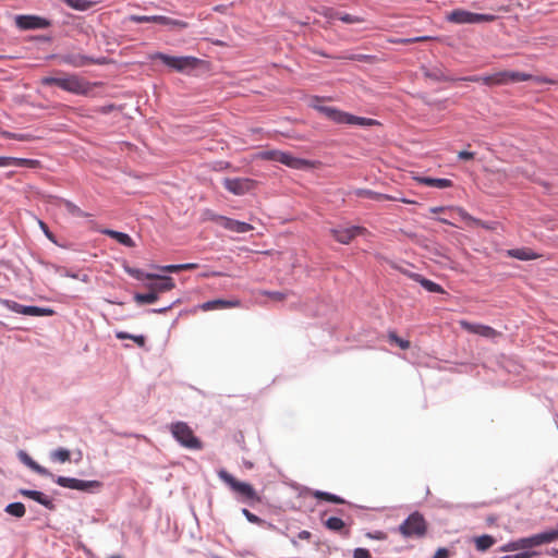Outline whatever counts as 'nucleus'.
Listing matches in <instances>:
<instances>
[{"mask_svg":"<svg viewBox=\"0 0 558 558\" xmlns=\"http://www.w3.org/2000/svg\"><path fill=\"white\" fill-rule=\"evenodd\" d=\"M495 538L489 534H482L474 537L475 548L478 551H485L495 544Z\"/></svg>","mask_w":558,"mask_h":558,"instance_id":"36","label":"nucleus"},{"mask_svg":"<svg viewBox=\"0 0 558 558\" xmlns=\"http://www.w3.org/2000/svg\"><path fill=\"white\" fill-rule=\"evenodd\" d=\"M151 268L161 270L168 274L179 272L181 270H193L198 268L197 263H183V264H168V265H151Z\"/></svg>","mask_w":558,"mask_h":558,"instance_id":"25","label":"nucleus"},{"mask_svg":"<svg viewBox=\"0 0 558 558\" xmlns=\"http://www.w3.org/2000/svg\"><path fill=\"white\" fill-rule=\"evenodd\" d=\"M504 85L509 83L525 82L532 78V74L520 71H501Z\"/></svg>","mask_w":558,"mask_h":558,"instance_id":"29","label":"nucleus"},{"mask_svg":"<svg viewBox=\"0 0 558 558\" xmlns=\"http://www.w3.org/2000/svg\"><path fill=\"white\" fill-rule=\"evenodd\" d=\"M172 437L184 448L198 450L202 449L203 444L196 437L187 423L178 421L170 425Z\"/></svg>","mask_w":558,"mask_h":558,"instance_id":"6","label":"nucleus"},{"mask_svg":"<svg viewBox=\"0 0 558 558\" xmlns=\"http://www.w3.org/2000/svg\"><path fill=\"white\" fill-rule=\"evenodd\" d=\"M179 302H180V299H177L166 306L157 307V308H149V310H147V312L150 314H165L169 310H171L175 304H178Z\"/></svg>","mask_w":558,"mask_h":558,"instance_id":"53","label":"nucleus"},{"mask_svg":"<svg viewBox=\"0 0 558 558\" xmlns=\"http://www.w3.org/2000/svg\"><path fill=\"white\" fill-rule=\"evenodd\" d=\"M149 59L160 60L169 69L185 74H190L205 62L204 60L193 56H171L161 51L150 53Z\"/></svg>","mask_w":558,"mask_h":558,"instance_id":"3","label":"nucleus"},{"mask_svg":"<svg viewBox=\"0 0 558 558\" xmlns=\"http://www.w3.org/2000/svg\"><path fill=\"white\" fill-rule=\"evenodd\" d=\"M102 234L116 240L119 244L125 246V247H134L135 242L132 239V236L122 231L113 230V229H104L101 231Z\"/></svg>","mask_w":558,"mask_h":558,"instance_id":"24","label":"nucleus"},{"mask_svg":"<svg viewBox=\"0 0 558 558\" xmlns=\"http://www.w3.org/2000/svg\"><path fill=\"white\" fill-rule=\"evenodd\" d=\"M39 227L43 231V233L45 234V236L51 242V243H57V236L53 234V232H51V230L49 229V227L41 220H39Z\"/></svg>","mask_w":558,"mask_h":558,"instance_id":"52","label":"nucleus"},{"mask_svg":"<svg viewBox=\"0 0 558 558\" xmlns=\"http://www.w3.org/2000/svg\"><path fill=\"white\" fill-rule=\"evenodd\" d=\"M223 187L232 195L244 196L255 191L257 181L251 178H223Z\"/></svg>","mask_w":558,"mask_h":558,"instance_id":"10","label":"nucleus"},{"mask_svg":"<svg viewBox=\"0 0 558 558\" xmlns=\"http://www.w3.org/2000/svg\"><path fill=\"white\" fill-rule=\"evenodd\" d=\"M324 501H327V502H330V504H333V505H344V504H348L347 500L343 497H341V496H339L337 494L330 493V492H327Z\"/></svg>","mask_w":558,"mask_h":558,"instance_id":"49","label":"nucleus"},{"mask_svg":"<svg viewBox=\"0 0 558 558\" xmlns=\"http://www.w3.org/2000/svg\"><path fill=\"white\" fill-rule=\"evenodd\" d=\"M538 553L536 550H521L513 555H505L499 558H532L536 556Z\"/></svg>","mask_w":558,"mask_h":558,"instance_id":"51","label":"nucleus"},{"mask_svg":"<svg viewBox=\"0 0 558 558\" xmlns=\"http://www.w3.org/2000/svg\"><path fill=\"white\" fill-rule=\"evenodd\" d=\"M481 80H482V76H480V75H470V76L456 77V82L461 81V82L477 83V82H481Z\"/></svg>","mask_w":558,"mask_h":558,"instance_id":"62","label":"nucleus"},{"mask_svg":"<svg viewBox=\"0 0 558 558\" xmlns=\"http://www.w3.org/2000/svg\"><path fill=\"white\" fill-rule=\"evenodd\" d=\"M397 530L405 538H422L427 533V522L420 511H413L402 521Z\"/></svg>","mask_w":558,"mask_h":558,"instance_id":"4","label":"nucleus"},{"mask_svg":"<svg viewBox=\"0 0 558 558\" xmlns=\"http://www.w3.org/2000/svg\"><path fill=\"white\" fill-rule=\"evenodd\" d=\"M12 167L37 169L40 167V161L32 158L12 157Z\"/></svg>","mask_w":558,"mask_h":558,"instance_id":"38","label":"nucleus"},{"mask_svg":"<svg viewBox=\"0 0 558 558\" xmlns=\"http://www.w3.org/2000/svg\"><path fill=\"white\" fill-rule=\"evenodd\" d=\"M122 268L129 276L138 281H143L144 279H150L155 277V272H147L144 271L143 269L132 267L129 265L128 262H123Z\"/></svg>","mask_w":558,"mask_h":558,"instance_id":"31","label":"nucleus"},{"mask_svg":"<svg viewBox=\"0 0 558 558\" xmlns=\"http://www.w3.org/2000/svg\"><path fill=\"white\" fill-rule=\"evenodd\" d=\"M0 304L13 313L25 316L49 317L56 314V311L52 307L25 305L9 299H0Z\"/></svg>","mask_w":558,"mask_h":558,"instance_id":"8","label":"nucleus"},{"mask_svg":"<svg viewBox=\"0 0 558 558\" xmlns=\"http://www.w3.org/2000/svg\"><path fill=\"white\" fill-rule=\"evenodd\" d=\"M48 197H49L51 204L63 205L66 213L73 217H77V218L89 217L88 213L82 210L76 204H74L70 199H66L64 197L57 196V195H49Z\"/></svg>","mask_w":558,"mask_h":558,"instance_id":"16","label":"nucleus"},{"mask_svg":"<svg viewBox=\"0 0 558 558\" xmlns=\"http://www.w3.org/2000/svg\"><path fill=\"white\" fill-rule=\"evenodd\" d=\"M459 214L464 221L474 225V219H476L475 217L471 216L468 211H465L462 208H459Z\"/></svg>","mask_w":558,"mask_h":558,"instance_id":"63","label":"nucleus"},{"mask_svg":"<svg viewBox=\"0 0 558 558\" xmlns=\"http://www.w3.org/2000/svg\"><path fill=\"white\" fill-rule=\"evenodd\" d=\"M324 525L331 532L341 533L345 523L341 518L332 515L324 521Z\"/></svg>","mask_w":558,"mask_h":558,"instance_id":"40","label":"nucleus"},{"mask_svg":"<svg viewBox=\"0 0 558 558\" xmlns=\"http://www.w3.org/2000/svg\"><path fill=\"white\" fill-rule=\"evenodd\" d=\"M53 58L58 59L60 64H66L73 68H84L89 64L107 65L110 63V59L106 56L93 57L73 52L49 56V59Z\"/></svg>","mask_w":558,"mask_h":558,"instance_id":"5","label":"nucleus"},{"mask_svg":"<svg viewBox=\"0 0 558 558\" xmlns=\"http://www.w3.org/2000/svg\"><path fill=\"white\" fill-rule=\"evenodd\" d=\"M494 222H490V221H483L478 218L474 219V225L473 226H476V227H481L485 230H493L494 227H493Z\"/></svg>","mask_w":558,"mask_h":558,"instance_id":"59","label":"nucleus"},{"mask_svg":"<svg viewBox=\"0 0 558 558\" xmlns=\"http://www.w3.org/2000/svg\"><path fill=\"white\" fill-rule=\"evenodd\" d=\"M415 180L425 186L435 187L439 190L448 189L453 185V182L447 178H435L429 175L415 177Z\"/></svg>","mask_w":558,"mask_h":558,"instance_id":"23","label":"nucleus"},{"mask_svg":"<svg viewBox=\"0 0 558 558\" xmlns=\"http://www.w3.org/2000/svg\"><path fill=\"white\" fill-rule=\"evenodd\" d=\"M151 279H156L158 281L147 282L145 286L149 290H156L158 295L159 293L170 291L175 287L173 278L169 275H160L155 272V277Z\"/></svg>","mask_w":558,"mask_h":558,"instance_id":"17","label":"nucleus"},{"mask_svg":"<svg viewBox=\"0 0 558 558\" xmlns=\"http://www.w3.org/2000/svg\"><path fill=\"white\" fill-rule=\"evenodd\" d=\"M409 277L417 282L424 290H426L429 293H437V294H444L446 293L445 289L441 284L424 277L423 275L418 272H410Z\"/></svg>","mask_w":558,"mask_h":558,"instance_id":"18","label":"nucleus"},{"mask_svg":"<svg viewBox=\"0 0 558 558\" xmlns=\"http://www.w3.org/2000/svg\"><path fill=\"white\" fill-rule=\"evenodd\" d=\"M116 338L119 340L130 339V341H134L140 348H144L146 344V337L144 335H133L128 331H116Z\"/></svg>","mask_w":558,"mask_h":558,"instance_id":"39","label":"nucleus"},{"mask_svg":"<svg viewBox=\"0 0 558 558\" xmlns=\"http://www.w3.org/2000/svg\"><path fill=\"white\" fill-rule=\"evenodd\" d=\"M433 558H449V549L446 547L437 548Z\"/></svg>","mask_w":558,"mask_h":558,"instance_id":"61","label":"nucleus"},{"mask_svg":"<svg viewBox=\"0 0 558 558\" xmlns=\"http://www.w3.org/2000/svg\"><path fill=\"white\" fill-rule=\"evenodd\" d=\"M319 100H320V98L318 96H315L313 98V100L311 101V107L313 109H315L316 111H318L319 113L324 114L326 118H328L333 123L345 124V125H357L361 128H371V126L380 125V122L376 119L355 116L353 113L340 110L337 107L319 105L318 104Z\"/></svg>","mask_w":558,"mask_h":558,"instance_id":"1","label":"nucleus"},{"mask_svg":"<svg viewBox=\"0 0 558 558\" xmlns=\"http://www.w3.org/2000/svg\"><path fill=\"white\" fill-rule=\"evenodd\" d=\"M324 15L328 19H337L345 24H354V23L360 22V17H357L356 15H352V14H349L345 12L335 11L331 8L325 9Z\"/></svg>","mask_w":558,"mask_h":558,"instance_id":"27","label":"nucleus"},{"mask_svg":"<svg viewBox=\"0 0 558 558\" xmlns=\"http://www.w3.org/2000/svg\"><path fill=\"white\" fill-rule=\"evenodd\" d=\"M388 340L390 343L396 344L401 350H408L410 348V341L400 337L395 330L388 331Z\"/></svg>","mask_w":558,"mask_h":558,"instance_id":"43","label":"nucleus"},{"mask_svg":"<svg viewBox=\"0 0 558 558\" xmlns=\"http://www.w3.org/2000/svg\"><path fill=\"white\" fill-rule=\"evenodd\" d=\"M475 156L474 151L461 150L458 153V159L460 160H472Z\"/></svg>","mask_w":558,"mask_h":558,"instance_id":"60","label":"nucleus"},{"mask_svg":"<svg viewBox=\"0 0 558 558\" xmlns=\"http://www.w3.org/2000/svg\"><path fill=\"white\" fill-rule=\"evenodd\" d=\"M4 512L14 517V518H23L26 513V508L23 502L14 501L10 502L4 507Z\"/></svg>","mask_w":558,"mask_h":558,"instance_id":"37","label":"nucleus"},{"mask_svg":"<svg viewBox=\"0 0 558 558\" xmlns=\"http://www.w3.org/2000/svg\"><path fill=\"white\" fill-rule=\"evenodd\" d=\"M445 19L447 22L457 25H473L490 22L495 19V16L493 14L471 12L465 9H456L447 13Z\"/></svg>","mask_w":558,"mask_h":558,"instance_id":"9","label":"nucleus"},{"mask_svg":"<svg viewBox=\"0 0 558 558\" xmlns=\"http://www.w3.org/2000/svg\"><path fill=\"white\" fill-rule=\"evenodd\" d=\"M232 490L239 495L240 501H250L251 506L260 501L256 489L247 482L239 481Z\"/></svg>","mask_w":558,"mask_h":558,"instance_id":"15","label":"nucleus"},{"mask_svg":"<svg viewBox=\"0 0 558 558\" xmlns=\"http://www.w3.org/2000/svg\"><path fill=\"white\" fill-rule=\"evenodd\" d=\"M17 458L23 464H25L27 468H29L32 471L36 472L37 474H39L41 476H46V477H47V475H51V472L47 468L37 463L26 451L19 450Z\"/></svg>","mask_w":558,"mask_h":558,"instance_id":"22","label":"nucleus"},{"mask_svg":"<svg viewBox=\"0 0 558 558\" xmlns=\"http://www.w3.org/2000/svg\"><path fill=\"white\" fill-rule=\"evenodd\" d=\"M241 512L250 523L267 526L268 522H266L264 519L259 518L255 513L251 512L248 509L243 508Z\"/></svg>","mask_w":558,"mask_h":558,"instance_id":"46","label":"nucleus"},{"mask_svg":"<svg viewBox=\"0 0 558 558\" xmlns=\"http://www.w3.org/2000/svg\"><path fill=\"white\" fill-rule=\"evenodd\" d=\"M47 265L49 267H51L54 272L59 274L62 277L77 279V280H80L82 282H85V283L89 281V276L86 275V274H80L77 271H73L71 269H66V268H64L62 266H59V265H56V264H47Z\"/></svg>","mask_w":558,"mask_h":558,"instance_id":"26","label":"nucleus"},{"mask_svg":"<svg viewBox=\"0 0 558 558\" xmlns=\"http://www.w3.org/2000/svg\"><path fill=\"white\" fill-rule=\"evenodd\" d=\"M550 537L551 534H547L542 531L531 536L510 541L500 546L499 550L504 553L517 550H533V547L541 546L543 544H548V538Z\"/></svg>","mask_w":558,"mask_h":558,"instance_id":"7","label":"nucleus"},{"mask_svg":"<svg viewBox=\"0 0 558 558\" xmlns=\"http://www.w3.org/2000/svg\"><path fill=\"white\" fill-rule=\"evenodd\" d=\"M501 71L490 75L482 76L481 82L486 86L504 85Z\"/></svg>","mask_w":558,"mask_h":558,"instance_id":"44","label":"nucleus"},{"mask_svg":"<svg viewBox=\"0 0 558 558\" xmlns=\"http://www.w3.org/2000/svg\"><path fill=\"white\" fill-rule=\"evenodd\" d=\"M292 156H293V154H291L290 151L280 150L279 155H278V161L277 162L288 167Z\"/></svg>","mask_w":558,"mask_h":558,"instance_id":"54","label":"nucleus"},{"mask_svg":"<svg viewBox=\"0 0 558 558\" xmlns=\"http://www.w3.org/2000/svg\"><path fill=\"white\" fill-rule=\"evenodd\" d=\"M102 482L98 480H81L77 481L76 490L95 494L102 487Z\"/></svg>","mask_w":558,"mask_h":558,"instance_id":"30","label":"nucleus"},{"mask_svg":"<svg viewBox=\"0 0 558 558\" xmlns=\"http://www.w3.org/2000/svg\"><path fill=\"white\" fill-rule=\"evenodd\" d=\"M367 538L375 539V541H384L387 538V534L383 531H372L367 532L365 534Z\"/></svg>","mask_w":558,"mask_h":558,"instance_id":"57","label":"nucleus"},{"mask_svg":"<svg viewBox=\"0 0 558 558\" xmlns=\"http://www.w3.org/2000/svg\"><path fill=\"white\" fill-rule=\"evenodd\" d=\"M279 149L260 150L256 154V158L262 160L278 161Z\"/></svg>","mask_w":558,"mask_h":558,"instance_id":"47","label":"nucleus"},{"mask_svg":"<svg viewBox=\"0 0 558 558\" xmlns=\"http://www.w3.org/2000/svg\"><path fill=\"white\" fill-rule=\"evenodd\" d=\"M218 477L226 483L231 489L238 484L239 480H236L231 473L227 470L221 469L218 471Z\"/></svg>","mask_w":558,"mask_h":558,"instance_id":"45","label":"nucleus"},{"mask_svg":"<svg viewBox=\"0 0 558 558\" xmlns=\"http://www.w3.org/2000/svg\"><path fill=\"white\" fill-rule=\"evenodd\" d=\"M130 20L135 23H157L171 29H185L189 27L187 22L166 15H131Z\"/></svg>","mask_w":558,"mask_h":558,"instance_id":"12","label":"nucleus"},{"mask_svg":"<svg viewBox=\"0 0 558 558\" xmlns=\"http://www.w3.org/2000/svg\"><path fill=\"white\" fill-rule=\"evenodd\" d=\"M62 1L69 8L80 11V12H85L94 5V2L90 0H62Z\"/></svg>","mask_w":558,"mask_h":558,"instance_id":"42","label":"nucleus"},{"mask_svg":"<svg viewBox=\"0 0 558 558\" xmlns=\"http://www.w3.org/2000/svg\"><path fill=\"white\" fill-rule=\"evenodd\" d=\"M376 59L373 54H365V53H354L349 57V60L351 61H357V62H368L372 63Z\"/></svg>","mask_w":558,"mask_h":558,"instance_id":"50","label":"nucleus"},{"mask_svg":"<svg viewBox=\"0 0 558 558\" xmlns=\"http://www.w3.org/2000/svg\"><path fill=\"white\" fill-rule=\"evenodd\" d=\"M70 458L71 451L64 447H59L50 452V459L59 463H65Z\"/></svg>","mask_w":558,"mask_h":558,"instance_id":"41","label":"nucleus"},{"mask_svg":"<svg viewBox=\"0 0 558 558\" xmlns=\"http://www.w3.org/2000/svg\"><path fill=\"white\" fill-rule=\"evenodd\" d=\"M241 302L238 299H214L206 301L199 305L203 311H213L218 308H231L240 306Z\"/></svg>","mask_w":558,"mask_h":558,"instance_id":"20","label":"nucleus"},{"mask_svg":"<svg viewBox=\"0 0 558 558\" xmlns=\"http://www.w3.org/2000/svg\"><path fill=\"white\" fill-rule=\"evenodd\" d=\"M317 161L292 156L288 168L301 171H311L316 167Z\"/></svg>","mask_w":558,"mask_h":558,"instance_id":"28","label":"nucleus"},{"mask_svg":"<svg viewBox=\"0 0 558 558\" xmlns=\"http://www.w3.org/2000/svg\"><path fill=\"white\" fill-rule=\"evenodd\" d=\"M330 233L340 244H349L353 240L348 228L335 227L330 229Z\"/></svg>","mask_w":558,"mask_h":558,"instance_id":"35","label":"nucleus"},{"mask_svg":"<svg viewBox=\"0 0 558 558\" xmlns=\"http://www.w3.org/2000/svg\"><path fill=\"white\" fill-rule=\"evenodd\" d=\"M209 219L233 233H247L254 229V227L246 221L236 220L218 214H211Z\"/></svg>","mask_w":558,"mask_h":558,"instance_id":"13","label":"nucleus"},{"mask_svg":"<svg viewBox=\"0 0 558 558\" xmlns=\"http://www.w3.org/2000/svg\"><path fill=\"white\" fill-rule=\"evenodd\" d=\"M44 86H58L64 92L73 95L86 96L90 93V83L81 78L76 74H70L63 77L59 76H44L40 80Z\"/></svg>","mask_w":558,"mask_h":558,"instance_id":"2","label":"nucleus"},{"mask_svg":"<svg viewBox=\"0 0 558 558\" xmlns=\"http://www.w3.org/2000/svg\"><path fill=\"white\" fill-rule=\"evenodd\" d=\"M14 24L20 31H36L49 28L52 21L36 14H16Z\"/></svg>","mask_w":558,"mask_h":558,"instance_id":"11","label":"nucleus"},{"mask_svg":"<svg viewBox=\"0 0 558 558\" xmlns=\"http://www.w3.org/2000/svg\"><path fill=\"white\" fill-rule=\"evenodd\" d=\"M543 532L547 533V534H551V537L548 538V544L558 539V522H557V526L555 529L545 530Z\"/></svg>","mask_w":558,"mask_h":558,"instance_id":"64","label":"nucleus"},{"mask_svg":"<svg viewBox=\"0 0 558 558\" xmlns=\"http://www.w3.org/2000/svg\"><path fill=\"white\" fill-rule=\"evenodd\" d=\"M17 494L25 498L34 500L35 502H37L38 505L43 506L44 508H46L50 511L56 510V504H54L53 499L50 498L49 496H47L41 490L31 489V488H20L17 490Z\"/></svg>","mask_w":558,"mask_h":558,"instance_id":"14","label":"nucleus"},{"mask_svg":"<svg viewBox=\"0 0 558 558\" xmlns=\"http://www.w3.org/2000/svg\"><path fill=\"white\" fill-rule=\"evenodd\" d=\"M352 558H372V555L367 548L356 547Z\"/></svg>","mask_w":558,"mask_h":558,"instance_id":"56","label":"nucleus"},{"mask_svg":"<svg viewBox=\"0 0 558 558\" xmlns=\"http://www.w3.org/2000/svg\"><path fill=\"white\" fill-rule=\"evenodd\" d=\"M47 477H50L52 480V482L56 483L57 485H59L60 487L76 490L77 481H78V478H76V477L54 475L52 473H51V475H47Z\"/></svg>","mask_w":558,"mask_h":558,"instance_id":"32","label":"nucleus"},{"mask_svg":"<svg viewBox=\"0 0 558 558\" xmlns=\"http://www.w3.org/2000/svg\"><path fill=\"white\" fill-rule=\"evenodd\" d=\"M423 74L426 78H429L437 83L442 82H456V77L448 75L441 66L432 65V66H423Z\"/></svg>","mask_w":558,"mask_h":558,"instance_id":"19","label":"nucleus"},{"mask_svg":"<svg viewBox=\"0 0 558 558\" xmlns=\"http://www.w3.org/2000/svg\"><path fill=\"white\" fill-rule=\"evenodd\" d=\"M0 135L5 140H15V141H25L28 138V135L22 133H13L10 131H0Z\"/></svg>","mask_w":558,"mask_h":558,"instance_id":"48","label":"nucleus"},{"mask_svg":"<svg viewBox=\"0 0 558 558\" xmlns=\"http://www.w3.org/2000/svg\"><path fill=\"white\" fill-rule=\"evenodd\" d=\"M356 196L364 197L372 201H381V199H390V201H397L398 198L389 196L387 194H383L373 190L368 189H357L355 192Z\"/></svg>","mask_w":558,"mask_h":558,"instance_id":"33","label":"nucleus"},{"mask_svg":"<svg viewBox=\"0 0 558 558\" xmlns=\"http://www.w3.org/2000/svg\"><path fill=\"white\" fill-rule=\"evenodd\" d=\"M264 295H267L270 299H274L276 301H281L286 299L287 293L281 291H264Z\"/></svg>","mask_w":558,"mask_h":558,"instance_id":"58","label":"nucleus"},{"mask_svg":"<svg viewBox=\"0 0 558 558\" xmlns=\"http://www.w3.org/2000/svg\"><path fill=\"white\" fill-rule=\"evenodd\" d=\"M506 256L522 262H529L537 259L541 255L530 247L522 246L507 250Z\"/></svg>","mask_w":558,"mask_h":558,"instance_id":"21","label":"nucleus"},{"mask_svg":"<svg viewBox=\"0 0 558 558\" xmlns=\"http://www.w3.org/2000/svg\"><path fill=\"white\" fill-rule=\"evenodd\" d=\"M350 234H352V239H354L356 235L364 234L367 232L365 227L352 225L350 227H347Z\"/></svg>","mask_w":558,"mask_h":558,"instance_id":"55","label":"nucleus"},{"mask_svg":"<svg viewBox=\"0 0 558 558\" xmlns=\"http://www.w3.org/2000/svg\"><path fill=\"white\" fill-rule=\"evenodd\" d=\"M158 299H159V295L157 294L156 290H149L146 293L135 292L133 294V300L138 305L153 304V303L157 302Z\"/></svg>","mask_w":558,"mask_h":558,"instance_id":"34","label":"nucleus"}]
</instances>
